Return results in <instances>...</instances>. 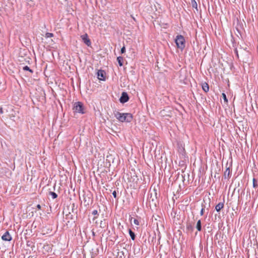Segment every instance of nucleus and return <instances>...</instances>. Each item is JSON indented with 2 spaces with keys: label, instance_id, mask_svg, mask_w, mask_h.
<instances>
[{
  "label": "nucleus",
  "instance_id": "b1692460",
  "mask_svg": "<svg viewBox=\"0 0 258 258\" xmlns=\"http://www.w3.org/2000/svg\"><path fill=\"white\" fill-rule=\"evenodd\" d=\"M67 218L72 219H73V215H71L70 213L69 214L66 215Z\"/></svg>",
  "mask_w": 258,
  "mask_h": 258
},
{
  "label": "nucleus",
  "instance_id": "f3484780",
  "mask_svg": "<svg viewBox=\"0 0 258 258\" xmlns=\"http://www.w3.org/2000/svg\"><path fill=\"white\" fill-rule=\"evenodd\" d=\"M252 186L255 188H257L258 186L257 181L254 178H253L252 179Z\"/></svg>",
  "mask_w": 258,
  "mask_h": 258
},
{
  "label": "nucleus",
  "instance_id": "2eb2a0df",
  "mask_svg": "<svg viewBox=\"0 0 258 258\" xmlns=\"http://www.w3.org/2000/svg\"><path fill=\"white\" fill-rule=\"evenodd\" d=\"M196 228L199 231H201L202 230L201 221L200 220H198L196 225Z\"/></svg>",
  "mask_w": 258,
  "mask_h": 258
},
{
  "label": "nucleus",
  "instance_id": "a211bd4d",
  "mask_svg": "<svg viewBox=\"0 0 258 258\" xmlns=\"http://www.w3.org/2000/svg\"><path fill=\"white\" fill-rule=\"evenodd\" d=\"M23 70L24 71H28L31 73H33V71L32 70H31L28 66H26L23 68Z\"/></svg>",
  "mask_w": 258,
  "mask_h": 258
},
{
  "label": "nucleus",
  "instance_id": "f257e3e1",
  "mask_svg": "<svg viewBox=\"0 0 258 258\" xmlns=\"http://www.w3.org/2000/svg\"><path fill=\"white\" fill-rule=\"evenodd\" d=\"M114 116L120 122H130L133 120V115L129 113H120L115 111Z\"/></svg>",
  "mask_w": 258,
  "mask_h": 258
},
{
  "label": "nucleus",
  "instance_id": "9d476101",
  "mask_svg": "<svg viewBox=\"0 0 258 258\" xmlns=\"http://www.w3.org/2000/svg\"><path fill=\"white\" fill-rule=\"evenodd\" d=\"M230 175V167H227L224 173V177L226 178H229Z\"/></svg>",
  "mask_w": 258,
  "mask_h": 258
},
{
  "label": "nucleus",
  "instance_id": "7ed1b4c3",
  "mask_svg": "<svg viewBox=\"0 0 258 258\" xmlns=\"http://www.w3.org/2000/svg\"><path fill=\"white\" fill-rule=\"evenodd\" d=\"M82 195V199L84 202V206L87 207L89 205L92 201V195L89 191L83 192Z\"/></svg>",
  "mask_w": 258,
  "mask_h": 258
},
{
  "label": "nucleus",
  "instance_id": "ddd939ff",
  "mask_svg": "<svg viewBox=\"0 0 258 258\" xmlns=\"http://www.w3.org/2000/svg\"><path fill=\"white\" fill-rule=\"evenodd\" d=\"M117 62L120 67H121L123 66V58L122 57H121V56L117 57Z\"/></svg>",
  "mask_w": 258,
  "mask_h": 258
},
{
  "label": "nucleus",
  "instance_id": "423d86ee",
  "mask_svg": "<svg viewBox=\"0 0 258 258\" xmlns=\"http://www.w3.org/2000/svg\"><path fill=\"white\" fill-rule=\"evenodd\" d=\"M81 37L85 44H86L88 46H89L91 45V42L88 37L87 34L86 33L83 35H81Z\"/></svg>",
  "mask_w": 258,
  "mask_h": 258
},
{
  "label": "nucleus",
  "instance_id": "f03ea898",
  "mask_svg": "<svg viewBox=\"0 0 258 258\" xmlns=\"http://www.w3.org/2000/svg\"><path fill=\"white\" fill-rule=\"evenodd\" d=\"M175 43L177 48L182 50L185 46V41L184 38L181 35H178L176 36L175 40Z\"/></svg>",
  "mask_w": 258,
  "mask_h": 258
},
{
  "label": "nucleus",
  "instance_id": "0eeeda50",
  "mask_svg": "<svg viewBox=\"0 0 258 258\" xmlns=\"http://www.w3.org/2000/svg\"><path fill=\"white\" fill-rule=\"evenodd\" d=\"M2 239L4 241H10L12 240V236L10 235L8 231H7L5 234L2 236Z\"/></svg>",
  "mask_w": 258,
  "mask_h": 258
},
{
  "label": "nucleus",
  "instance_id": "2f4dec72",
  "mask_svg": "<svg viewBox=\"0 0 258 258\" xmlns=\"http://www.w3.org/2000/svg\"><path fill=\"white\" fill-rule=\"evenodd\" d=\"M93 235L95 236V233L94 232H92Z\"/></svg>",
  "mask_w": 258,
  "mask_h": 258
},
{
  "label": "nucleus",
  "instance_id": "6e6552de",
  "mask_svg": "<svg viewBox=\"0 0 258 258\" xmlns=\"http://www.w3.org/2000/svg\"><path fill=\"white\" fill-rule=\"evenodd\" d=\"M105 72L103 70H99L97 73L98 78L102 81L105 80Z\"/></svg>",
  "mask_w": 258,
  "mask_h": 258
},
{
  "label": "nucleus",
  "instance_id": "7c9ffc66",
  "mask_svg": "<svg viewBox=\"0 0 258 258\" xmlns=\"http://www.w3.org/2000/svg\"><path fill=\"white\" fill-rule=\"evenodd\" d=\"M36 207L38 209H39V210L41 209V207L40 205L38 204L37 205Z\"/></svg>",
  "mask_w": 258,
  "mask_h": 258
},
{
  "label": "nucleus",
  "instance_id": "6ab92c4d",
  "mask_svg": "<svg viewBox=\"0 0 258 258\" xmlns=\"http://www.w3.org/2000/svg\"><path fill=\"white\" fill-rule=\"evenodd\" d=\"M49 195L51 196L53 199H56L57 197V195L53 191H50Z\"/></svg>",
  "mask_w": 258,
  "mask_h": 258
},
{
  "label": "nucleus",
  "instance_id": "f8f14e48",
  "mask_svg": "<svg viewBox=\"0 0 258 258\" xmlns=\"http://www.w3.org/2000/svg\"><path fill=\"white\" fill-rule=\"evenodd\" d=\"M107 226V223H106L105 220H102L100 223V227L105 228Z\"/></svg>",
  "mask_w": 258,
  "mask_h": 258
},
{
  "label": "nucleus",
  "instance_id": "9b49d317",
  "mask_svg": "<svg viewBox=\"0 0 258 258\" xmlns=\"http://www.w3.org/2000/svg\"><path fill=\"white\" fill-rule=\"evenodd\" d=\"M202 89L205 92H208L209 90V87L208 84L205 82L202 84Z\"/></svg>",
  "mask_w": 258,
  "mask_h": 258
},
{
  "label": "nucleus",
  "instance_id": "20e7f679",
  "mask_svg": "<svg viewBox=\"0 0 258 258\" xmlns=\"http://www.w3.org/2000/svg\"><path fill=\"white\" fill-rule=\"evenodd\" d=\"M74 111L76 113L84 114V107L83 104L81 102H76L74 103L73 108Z\"/></svg>",
  "mask_w": 258,
  "mask_h": 258
},
{
  "label": "nucleus",
  "instance_id": "5701e85b",
  "mask_svg": "<svg viewBox=\"0 0 258 258\" xmlns=\"http://www.w3.org/2000/svg\"><path fill=\"white\" fill-rule=\"evenodd\" d=\"M92 215L95 216V215H98V211L97 210H94L92 212Z\"/></svg>",
  "mask_w": 258,
  "mask_h": 258
},
{
  "label": "nucleus",
  "instance_id": "aec40b11",
  "mask_svg": "<svg viewBox=\"0 0 258 258\" xmlns=\"http://www.w3.org/2000/svg\"><path fill=\"white\" fill-rule=\"evenodd\" d=\"M186 229H187L188 231H192V230H193V227H192V226L191 225V224H187L186 225Z\"/></svg>",
  "mask_w": 258,
  "mask_h": 258
},
{
  "label": "nucleus",
  "instance_id": "cd10ccee",
  "mask_svg": "<svg viewBox=\"0 0 258 258\" xmlns=\"http://www.w3.org/2000/svg\"><path fill=\"white\" fill-rule=\"evenodd\" d=\"M204 211H205V207H203L202 208L201 212H200L201 215H203L204 214Z\"/></svg>",
  "mask_w": 258,
  "mask_h": 258
},
{
  "label": "nucleus",
  "instance_id": "bb28decb",
  "mask_svg": "<svg viewBox=\"0 0 258 258\" xmlns=\"http://www.w3.org/2000/svg\"><path fill=\"white\" fill-rule=\"evenodd\" d=\"M112 195L114 198H116L117 197V194L115 190L113 191L112 192Z\"/></svg>",
  "mask_w": 258,
  "mask_h": 258
},
{
  "label": "nucleus",
  "instance_id": "39448f33",
  "mask_svg": "<svg viewBox=\"0 0 258 258\" xmlns=\"http://www.w3.org/2000/svg\"><path fill=\"white\" fill-rule=\"evenodd\" d=\"M129 100V97L126 92H122L121 97L119 99V101L122 103H124L127 102Z\"/></svg>",
  "mask_w": 258,
  "mask_h": 258
},
{
  "label": "nucleus",
  "instance_id": "4be33fe9",
  "mask_svg": "<svg viewBox=\"0 0 258 258\" xmlns=\"http://www.w3.org/2000/svg\"><path fill=\"white\" fill-rule=\"evenodd\" d=\"M222 97H223V99L224 100V102L225 103H228V99H227V98L226 97V94L224 93H223L222 94Z\"/></svg>",
  "mask_w": 258,
  "mask_h": 258
},
{
  "label": "nucleus",
  "instance_id": "a878e982",
  "mask_svg": "<svg viewBox=\"0 0 258 258\" xmlns=\"http://www.w3.org/2000/svg\"><path fill=\"white\" fill-rule=\"evenodd\" d=\"M120 52L121 53H123L125 52V48L124 46H123L120 50Z\"/></svg>",
  "mask_w": 258,
  "mask_h": 258
},
{
  "label": "nucleus",
  "instance_id": "1a4fd4ad",
  "mask_svg": "<svg viewBox=\"0 0 258 258\" xmlns=\"http://www.w3.org/2000/svg\"><path fill=\"white\" fill-rule=\"evenodd\" d=\"M224 205V202L218 203L215 207V209L217 212H219L223 208Z\"/></svg>",
  "mask_w": 258,
  "mask_h": 258
},
{
  "label": "nucleus",
  "instance_id": "c756f323",
  "mask_svg": "<svg viewBox=\"0 0 258 258\" xmlns=\"http://www.w3.org/2000/svg\"><path fill=\"white\" fill-rule=\"evenodd\" d=\"M4 113L3 108L0 107V113L3 114Z\"/></svg>",
  "mask_w": 258,
  "mask_h": 258
},
{
  "label": "nucleus",
  "instance_id": "4468645a",
  "mask_svg": "<svg viewBox=\"0 0 258 258\" xmlns=\"http://www.w3.org/2000/svg\"><path fill=\"white\" fill-rule=\"evenodd\" d=\"M191 4L193 8H195L196 9V10L198 11V5L195 0H191Z\"/></svg>",
  "mask_w": 258,
  "mask_h": 258
},
{
  "label": "nucleus",
  "instance_id": "c85d7f7f",
  "mask_svg": "<svg viewBox=\"0 0 258 258\" xmlns=\"http://www.w3.org/2000/svg\"><path fill=\"white\" fill-rule=\"evenodd\" d=\"M234 52H235V54H236L237 57L238 58L239 55H238V50H237V48H235L234 49Z\"/></svg>",
  "mask_w": 258,
  "mask_h": 258
},
{
  "label": "nucleus",
  "instance_id": "393cba45",
  "mask_svg": "<svg viewBox=\"0 0 258 258\" xmlns=\"http://www.w3.org/2000/svg\"><path fill=\"white\" fill-rule=\"evenodd\" d=\"M133 222H134L135 224H136L137 225H139V221L137 219H134V220H133Z\"/></svg>",
  "mask_w": 258,
  "mask_h": 258
},
{
  "label": "nucleus",
  "instance_id": "dca6fc26",
  "mask_svg": "<svg viewBox=\"0 0 258 258\" xmlns=\"http://www.w3.org/2000/svg\"><path fill=\"white\" fill-rule=\"evenodd\" d=\"M128 233H129V234H130L132 239L133 240H134L135 239V237H136L135 233L130 229L128 230Z\"/></svg>",
  "mask_w": 258,
  "mask_h": 258
},
{
  "label": "nucleus",
  "instance_id": "412c9836",
  "mask_svg": "<svg viewBox=\"0 0 258 258\" xmlns=\"http://www.w3.org/2000/svg\"><path fill=\"white\" fill-rule=\"evenodd\" d=\"M53 36V33H48V32L46 33L45 34V37L46 38H50V37H52Z\"/></svg>",
  "mask_w": 258,
  "mask_h": 258
}]
</instances>
